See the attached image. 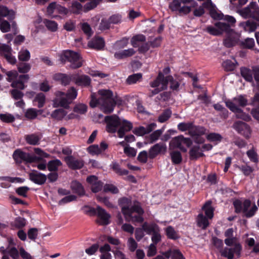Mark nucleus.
<instances>
[{
    "instance_id": "obj_34",
    "label": "nucleus",
    "mask_w": 259,
    "mask_h": 259,
    "mask_svg": "<svg viewBox=\"0 0 259 259\" xmlns=\"http://www.w3.org/2000/svg\"><path fill=\"white\" fill-rule=\"evenodd\" d=\"M255 6V2H251L248 6L241 10V14L244 17H251L253 7Z\"/></svg>"
},
{
    "instance_id": "obj_24",
    "label": "nucleus",
    "mask_w": 259,
    "mask_h": 259,
    "mask_svg": "<svg viewBox=\"0 0 259 259\" xmlns=\"http://www.w3.org/2000/svg\"><path fill=\"white\" fill-rule=\"evenodd\" d=\"M120 125L121 126L117 131L119 138H122L124 136L125 132L131 131L133 128L132 123L126 120L121 121V124Z\"/></svg>"
},
{
    "instance_id": "obj_53",
    "label": "nucleus",
    "mask_w": 259,
    "mask_h": 259,
    "mask_svg": "<svg viewBox=\"0 0 259 259\" xmlns=\"http://www.w3.org/2000/svg\"><path fill=\"white\" fill-rule=\"evenodd\" d=\"M241 45L244 48L252 49L254 45V41L253 38H247L241 42Z\"/></svg>"
},
{
    "instance_id": "obj_56",
    "label": "nucleus",
    "mask_w": 259,
    "mask_h": 259,
    "mask_svg": "<svg viewBox=\"0 0 259 259\" xmlns=\"http://www.w3.org/2000/svg\"><path fill=\"white\" fill-rule=\"evenodd\" d=\"M90 2L87 3L84 5V8L87 10H91L95 7L102 1V0H90Z\"/></svg>"
},
{
    "instance_id": "obj_18",
    "label": "nucleus",
    "mask_w": 259,
    "mask_h": 259,
    "mask_svg": "<svg viewBox=\"0 0 259 259\" xmlns=\"http://www.w3.org/2000/svg\"><path fill=\"white\" fill-rule=\"evenodd\" d=\"M119 205L121 207V212L124 216H126L130 212V208L132 205L131 198L122 197L118 200Z\"/></svg>"
},
{
    "instance_id": "obj_11",
    "label": "nucleus",
    "mask_w": 259,
    "mask_h": 259,
    "mask_svg": "<svg viewBox=\"0 0 259 259\" xmlns=\"http://www.w3.org/2000/svg\"><path fill=\"white\" fill-rule=\"evenodd\" d=\"M211 145H203L201 147L200 146H194L189 151L190 159L192 160H195L198 158L204 156L203 149L207 150L211 149Z\"/></svg>"
},
{
    "instance_id": "obj_58",
    "label": "nucleus",
    "mask_w": 259,
    "mask_h": 259,
    "mask_svg": "<svg viewBox=\"0 0 259 259\" xmlns=\"http://www.w3.org/2000/svg\"><path fill=\"white\" fill-rule=\"evenodd\" d=\"M210 10V15L212 18L215 19H222L224 20L225 16L223 15L218 13L216 11L213 9V5L212 7L208 8Z\"/></svg>"
},
{
    "instance_id": "obj_10",
    "label": "nucleus",
    "mask_w": 259,
    "mask_h": 259,
    "mask_svg": "<svg viewBox=\"0 0 259 259\" xmlns=\"http://www.w3.org/2000/svg\"><path fill=\"white\" fill-rule=\"evenodd\" d=\"M56 98L53 100L55 107L61 106L65 108H68L69 105L72 102L65 95V93L61 91H57L55 93Z\"/></svg>"
},
{
    "instance_id": "obj_46",
    "label": "nucleus",
    "mask_w": 259,
    "mask_h": 259,
    "mask_svg": "<svg viewBox=\"0 0 259 259\" xmlns=\"http://www.w3.org/2000/svg\"><path fill=\"white\" fill-rule=\"evenodd\" d=\"M47 28L52 32H55L58 29V24L54 21L46 19L44 21Z\"/></svg>"
},
{
    "instance_id": "obj_29",
    "label": "nucleus",
    "mask_w": 259,
    "mask_h": 259,
    "mask_svg": "<svg viewBox=\"0 0 259 259\" xmlns=\"http://www.w3.org/2000/svg\"><path fill=\"white\" fill-rule=\"evenodd\" d=\"M136 53V51L133 49L125 50L120 52L116 53L114 56L118 59H122L125 58L132 56Z\"/></svg>"
},
{
    "instance_id": "obj_25",
    "label": "nucleus",
    "mask_w": 259,
    "mask_h": 259,
    "mask_svg": "<svg viewBox=\"0 0 259 259\" xmlns=\"http://www.w3.org/2000/svg\"><path fill=\"white\" fill-rule=\"evenodd\" d=\"M49 156V154L40 148H33V163L45 161L44 158L48 157Z\"/></svg>"
},
{
    "instance_id": "obj_39",
    "label": "nucleus",
    "mask_w": 259,
    "mask_h": 259,
    "mask_svg": "<svg viewBox=\"0 0 259 259\" xmlns=\"http://www.w3.org/2000/svg\"><path fill=\"white\" fill-rule=\"evenodd\" d=\"M146 41V37L143 34H138L134 36L131 40L132 45L135 47L137 48L139 46L138 42H144Z\"/></svg>"
},
{
    "instance_id": "obj_28",
    "label": "nucleus",
    "mask_w": 259,
    "mask_h": 259,
    "mask_svg": "<svg viewBox=\"0 0 259 259\" xmlns=\"http://www.w3.org/2000/svg\"><path fill=\"white\" fill-rule=\"evenodd\" d=\"M182 142V136H178L174 138L169 143V149H175L178 148L184 152H186L187 149L183 147L181 145Z\"/></svg>"
},
{
    "instance_id": "obj_47",
    "label": "nucleus",
    "mask_w": 259,
    "mask_h": 259,
    "mask_svg": "<svg viewBox=\"0 0 259 259\" xmlns=\"http://www.w3.org/2000/svg\"><path fill=\"white\" fill-rule=\"evenodd\" d=\"M142 77L141 73H136L130 75L126 79V83L128 84L135 83L138 80H140Z\"/></svg>"
},
{
    "instance_id": "obj_60",
    "label": "nucleus",
    "mask_w": 259,
    "mask_h": 259,
    "mask_svg": "<svg viewBox=\"0 0 259 259\" xmlns=\"http://www.w3.org/2000/svg\"><path fill=\"white\" fill-rule=\"evenodd\" d=\"M89 152L93 155H98L101 153V150L98 145H93L88 148Z\"/></svg>"
},
{
    "instance_id": "obj_54",
    "label": "nucleus",
    "mask_w": 259,
    "mask_h": 259,
    "mask_svg": "<svg viewBox=\"0 0 259 259\" xmlns=\"http://www.w3.org/2000/svg\"><path fill=\"white\" fill-rule=\"evenodd\" d=\"M207 139L211 142H220L223 137L222 136L217 133H210L207 136Z\"/></svg>"
},
{
    "instance_id": "obj_3",
    "label": "nucleus",
    "mask_w": 259,
    "mask_h": 259,
    "mask_svg": "<svg viewBox=\"0 0 259 259\" xmlns=\"http://www.w3.org/2000/svg\"><path fill=\"white\" fill-rule=\"evenodd\" d=\"M169 82L170 83V89L172 90H178L180 86L179 82L175 80L171 75H167L164 77L163 73L160 71L156 79L150 83V85L152 88H157L161 84V89L166 90Z\"/></svg>"
},
{
    "instance_id": "obj_45",
    "label": "nucleus",
    "mask_w": 259,
    "mask_h": 259,
    "mask_svg": "<svg viewBox=\"0 0 259 259\" xmlns=\"http://www.w3.org/2000/svg\"><path fill=\"white\" fill-rule=\"evenodd\" d=\"M47 179L46 176L42 174H36L33 172V182L39 185L45 183Z\"/></svg>"
},
{
    "instance_id": "obj_43",
    "label": "nucleus",
    "mask_w": 259,
    "mask_h": 259,
    "mask_svg": "<svg viewBox=\"0 0 259 259\" xmlns=\"http://www.w3.org/2000/svg\"><path fill=\"white\" fill-rule=\"evenodd\" d=\"M28 79V76L27 75H22L20 76V80L19 81H13L12 83V87L13 88H18L19 89H23L24 88V85L22 82L23 79L27 80Z\"/></svg>"
},
{
    "instance_id": "obj_4",
    "label": "nucleus",
    "mask_w": 259,
    "mask_h": 259,
    "mask_svg": "<svg viewBox=\"0 0 259 259\" xmlns=\"http://www.w3.org/2000/svg\"><path fill=\"white\" fill-rule=\"evenodd\" d=\"M211 201H207L202 207V210L205 212L207 218L202 213H199L197 216V225L202 229H205L208 226V219H211L213 217L214 208L211 206Z\"/></svg>"
},
{
    "instance_id": "obj_59",
    "label": "nucleus",
    "mask_w": 259,
    "mask_h": 259,
    "mask_svg": "<svg viewBox=\"0 0 259 259\" xmlns=\"http://www.w3.org/2000/svg\"><path fill=\"white\" fill-rule=\"evenodd\" d=\"M223 66L226 71H232L235 68V64L230 60H227L223 63Z\"/></svg>"
},
{
    "instance_id": "obj_51",
    "label": "nucleus",
    "mask_w": 259,
    "mask_h": 259,
    "mask_svg": "<svg viewBox=\"0 0 259 259\" xmlns=\"http://www.w3.org/2000/svg\"><path fill=\"white\" fill-rule=\"evenodd\" d=\"M112 168L116 173L120 176L127 175L128 174L127 170L121 169L118 164L116 162L112 164Z\"/></svg>"
},
{
    "instance_id": "obj_5",
    "label": "nucleus",
    "mask_w": 259,
    "mask_h": 259,
    "mask_svg": "<svg viewBox=\"0 0 259 259\" xmlns=\"http://www.w3.org/2000/svg\"><path fill=\"white\" fill-rule=\"evenodd\" d=\"M233 205L235 212H243L246 218L252 217L257 209V206L254 204L249 210H248L251 205V201L249 199H245L243 202L239 199H236L233 202Z\"/></svg>"
},
{
    "instance_id": "obj_44",
    "label": "nucleus",
    "mask_w": 259,
    "mask_h": 259,
    "mask_svg": "<svg viewBox=\"0 0 259 259\" xmlns=\"http://www.w3.org/2000/svg\"><path fill=\"white\" fill-rule=\"evenodd\" d=\"M88 106L87 105L82 103H79L76 104L74 108L73 111L74 112L80 114H84L87 111Z\"/></svg>"
},
{
    "instance_id": "obj_22",
    "label": "nucleus",
    "mask_w": 259,
    "mask_h": 259,
    "mask_svg": "<svg viewBox=\"0 0 259 259\" xmlns=\"http://www.w3.org/2000/svg\"><path fill=\"white\" fill-rule=\"evenodd\" d=\"M73 77L74 74L68 75L66 74L57 73L54 75V79L56 80L61 81V83L64 85L69 84L71 81H73Z\"/></svg>"
},
{
    "instance_id": "obj_20",
    "label": "nucleus",
    "mask_w": 259,
    "mask_h": 259,
    "mask_svg": "<svg viewBox=\"0 0 259 259\" xmlns=\"http://www.w3.org/2000/svg\"><path fill=\"white\" fill-rule=\"evenodd\" d=\"M73 82L78 85H83L84 87L90 86L91 79L89 76L86 75L75 74L73 77Z\"/></svg>"
},
{
    "instance_id": "obj_14",
    "label": "nucleus",
    "mask_w": 259,
    "mask_h": 259,
    "mask_svg": "<svg viewBox=\"0 0 259 259\" xmlns=\"http://www.w3.org/2000/svg\"><path fill=\"white\" fill-rule=\"evenodd\" d=\"M68 166L72 169L81 168L84 165V162L82 160L77 159L72 156H68L64 158Z\"/></svg>"
},
{
    "instance_id": "obj_55",
    "label": "nucleus",
    "mask_w": 259,
    "mask_h": 259,
    "mask_svg": "<svg viewBox=\"0 0 259 259\" xmlns=\"http://www.w3.org/2000/svg\"><path fill=\"white\" fill-rule=\"evenodd\" d=\"M104 191L110 192L113 194H117L119 192L118 188L112 184H106L104 186Z\"/></svg>"
},
{
    "instance_id": "obj_13",
    "label": "nucleus",
    "mask_w": 259,
    "mask_h": 259,
    "mask_svg": "<svg viewBox=\"0 0 259 259\" xmlns=\"http://www.w3.org/2000/svg\"><path fill=\"white\" fill-rule=\"evenodd\" d=\"M225 243L229 246L234 245V247L233 248H232L233 249V255L236 254L238 258L240 257L242 246L236 237L227 238L225 240Z\"/></svg>"
},
{
    "instance_id": "obj_50",
    "label": "nucleus",
    "mask_w": 259,
    "mask_h": 259,
    "mask_svg": "<svg viewBox=\"0 0 259 259\" xmlns=\"http://www.w3.org/2000/svg\"><path fill=\"white\" fill-rule=\"evenodd\" d=\"M77 95V90L75 89L74 87H71L67 92L66 94H65V95L67 98H69V100H73L76 98Z\"/></svg>"
},
{
    "instance_id": "obj_49",
    "label": "nucleus",
    "mask_w": 259,
    "mask_h": 259,
    "mask_svg": "<svg viewBox=\"0 0 259 259\" xmlns=\"http://www.w3.org/2000/svg\"><path fill=\"white\" fill-rule=\"evenodd\" d=\"M80 28L82 31L88 36H91L93 34V31L90 25L87 22L80 24Z\"/></svg>"
},
{
    "instance_id": "obj_36",
    "label": "nucleus",
    "mask_w": 259,
    "mask_h": 259,
    "mask_svg": "<svg viewBox=\"0 0 259 259\" xmlns=\"http://www.w3.org/2000/svg\"><path fill=\"white\" fill-rule=\"evenodd\" d=\"M125 220L127 222H132V223H142L144 221V219L143 217L141 216V215H133V213L130 214L128 213L126 216H124Z\"/></svg>"
},
{
    "instance_id": "obj_6",
    "label": "nucleus",
    "mask_w": 259,
    "mask_h": 259,
    "mask_svg": "<svg viewBox=\"0 0 259 259\" xmlns=\"http://www.w3.org/2000/svg\"><path fill=\"white\" fill-rule=\"evenodd\" d=\"M67 61L70 62V67L75 69L82 65L83 60L80 55L76 52L72 51H66L60 57V61L65 63Z\"/></svg>"
},
{
    "instance_id": "obj_9",
    "label": "nucleus",
    "mask_w": 259,
    "mask_h": 259,
    "mask_svg": "<svg viewBox=\"0 0 259 259\" xmlns=\"http://www.w3.org/2000/svg\"><path fill=\"white\" fill-rule=\"evenodd\" d=\"M105 120L107 123V131L109 133H115L117 127L121 124V120L116 115L107 116Z\"/></svg>"
},
{
    "instance_id": "obj_48",
    "label": "nucleus",
    "mask_w": 259,
    "mask_h": 259,
    "mask_svg": "<svg viewBox=\"0 0 259 259\" xmlns=\"http://www.w3.org/2000/svg\"><path fill=\"white\" fill-rule=\"evenodd\" d=\"M166 232L167 237L171 239L176 240L179 238L177 232L171 226H169L166 229Z\"/></svg>"
},
{
    "instance_id": "obj_64",
    "label": "nucleus",
    "mask_w": 259,
    "mask_h": 259,
    "mask_svg": "<svg viewBox=\"0 0 259 259\" xmlns=\"http://www.w3.org/2000/svg\"><path fill=\"white\" fill-rule=\"evenodd\" d=\"M127 244L130 250L132 252L135 251V250L137 249L138 247L137 243L136 242L135 239L132 237H130L128 239Z\"/></svg>"
},
{
    "instance_id": "obj_63",
    "label": "nucleus",
    "mask_w": 259,
    "mask_h": 259,
    "mask_svg": "<svg viewBox=\"0 0 259 259\" xmlns=\"http://www.w3.org/2000/svg\"><path fill=\"white\" fill-rule=\"evenodd\" d=\"M163 131L162 130H158L154 131L150 135V140L151 143H153L158 139L159 137L162 135Z\"/></svg>"
},
{
    "instance_id": "obj_62",
    "label": "nucleus",
    "mask_w": 259,
    "mask_h": 259,
    "mask_svg": "<svg viewBox=\"0 0 259 259\" xmlns=\"http://www.w3.org/2000/svg\"><path fill=\"white\" fill-rule=\"evenodd\" d=\"M244 28L247 31H253L256 28V24L254 22L248 20L245 22Z\"/></svg>"
},
{
    "instance_id": "obj_30",
    "label": "nucleus",
    "mask_w": 259,
    "mask_h": 259,
    "mask_svg": "<svg viewBox=\"0 0 259 259\" xmlns=\"http://www.w3.org/2000/svg\"><path fill=\"white\" fill-rule=\"evenodd\" d=\"M34 105L40 108L44 106L46 103V96L42 93L37 94L33 99Z\"/></svg>"
},
{
    "instance_id": "obj_42",
    "label": "nucleus",
    "mask_w": 259,
    "mask_h": 259,
    "mask_svg": "<svg viewBox=\"0 0 259 259\" xmlns=\"http://www.w3.org/2000/svg\"><path fill=\"white\" fill-rule=\"evenodd\" d=\"M30 58V53L26 49H22L18 54V59L20 61H27Z\"/></svg>"
},
{
    "instance_id": "obj_16",
    "label": "nucleus",
    "mask_w": 259,
    "mask_h": 259,
    "mask_svg": "<svg viewBox=\"0 0 259 259\" xmlns=\"http://www.w3.org/2000/svg\"><path fill=\"white\" fill-rule=\"evenodd\" d=\"M97 211L98 217L100 220L97 221V222L100 225L105 226L109 224V219L110 218V215L108 213L105 209L102 208L101 207L98 206L97 207Z\"/></svg>"
},
{
    "instance_id": "obj_52",
    "label": "nucleus",
    "mask_w": 259,
    "mask_h": 259,
    "mask_svg": "<svg viewBox=\"0 0 259 259\" xmlns=\"http://www.w3.org/2000/svg\"><path fill=\"white\" fill-rule=\"evenodd\" d=\"M31 69L30 64L25 63H20L18 65V69L19 72L25 73L28 72Z\"/></svg>"
},
{
    "instance_id": "obj_17",
    "label": "nucleus",
    "mask_w": 259,
    "mask_h": 259,
    "mask_svg": "<svg viewBox=\"0 0 259 259\" xmlns=\"http://www.w3.org/2000/svg\"><path fill=\"white\" fill-rule=\"evenodd\" d=\"M226 105L232 111L236 113V118L243 120L249 118L248 115L243 113L242 110L235 105V103L228 101L226 102Z\"/></svg>"
},
{
    "instance_id": "obj_38",
    "label": "nucleus",
    "mask_w": 259,
    "mask_h": 259,
    "mask_svg": "<svg viewBox=\"0 0 259 259\" xmlns=\"http://www.w3.org/2000/svg\"><path fill=\"white\" fill-rule=\"evenodd\" d=\"M67 114V112L63 109L55 110L51 114L52 117L56 120H62Z\"/></svg>"
},
{
    "instance_id": "obj_21",
    "label": "nucleus",
    "mask_w": 259,
    "mask_h": 259,
    "mask_svg": "<svg viewBox=\"0 0 259 259\" xmlns=\"http://www.w3.org/2000/svg\"><path fill=\"white\" fill-rule=\"evenodd\" d=\"M156 124L154 123H152L148 124L146 127L144 126H139L135 128L133 131V133L139 136H142L144 135L147 134L151 132L156 127Z\"/></svg>"
},
{
    "instance_id": "obj_12",
    "label": "nucleus",
    "mask_w": 259,
    "mask_h": 259,
    "mask_svg": "<svg viewBox=\"0 0 259 259\" xmlns=\"http://www.w3.org/2000/svg\"><path fill=\"white\" fill-rule=\"evenodd\" d=\"M183 0H174L169 5V8L172 11H178L180 14H187L191 11V7L182 6Z\"/></svg>"
},
{
    "instance_id": "obj_32",
    "label": "nucleus",
    "mask_w": 259,
    "mask_h": 259,
    "mask_svg": "<svg viewBox=\"0 0 259 259\" xmlns=\"http://www.w3.org/2000/svg\"><path fill=\"white\" fill-rule=\"evenodd\" d=\"M218 23H227L226 22H219L215 24V27L212 26H208L206 30L210 34L214 35H219L225 32V30L221 29L218 25Z\"/></svg>"
},
{
    "instance_id": "obj_15",
    "label": "nucleus",
    "mask_w": 259,
    "mask_h": 259,
    "mask_svg": "<svg viewBox=\"0 0 259 259\" xmlns=\"http://www.w3.org/2000/svg\"><path fill=\"white\" fill-rule=\"evenodd\" d=\"M166 151V146L163 143H158L152 146L149 151V157L151 159L155 158L159 154H164Z\"/></svg>"
},
{
    "instance_id": "obj_41",
    "label": "nucleus",
    "mask_w": 259,
    "mask_h": 259,
    "mask_svg": "<svg viewBox=\"0 0 259 259\" xmlns=\"http://www.w3.org/2000/svg\"><path fill=\"white\" fill-rule=\"evenodd\" d=\"M62 165L61 162L58 160H53L50 161L48 163V168L50 171H54L56 172L58 170L59 166Z\"/></svg>"
},
{
    "instance_id": "obj_33",
    "label": "nucleus",
    "mask_w": 259,
    "mask_h": 259,
    "mask_svg": "<svg viewBox=\"0 0 259 259\" xmlns=\"http://www.w3.org/2000/svg\"><path fill=\"white\" fill-rule=\"evenodd\" d=\"M144 231L148 234L153 233L159 228L157 225L155 223L148 224L147 222L144 223L142 225Z\"/></svg>"
},
{
    "instance_id": "obj_23",
    "label": "nucleus",
    "mask_w": 259,
    "mask_h": 259,
    "mask_svg": "<svg viewBox=\"0 0 259 259\" xmlns=\"http://www.w3.org/2000/svg\"><path fill=\"white\" fill-rule=\"evenodd\" d=\"M233 127L243 135H248L250 132V127L245 122L238 121L233 124Z\"/></svg>"
},
{
    "instance_id": "obj_35",
    "label": "nucleus",
    "mask_w": 259,
    "mask_h": 259,
    "mask_svg": "<svg viewBox=\"0 0 259 259\" xmlns=\"http://www.w3.org/2000/svg\"><path fill=\"white\" fill-rule=\"evenodd\" d=\"M205 130L201 126H195L192 124L191 129H190V135L192 136H200L204 134Z\"/></svg>"
},
{
    "instance_id": "obj_8",
    "label": "nucleus",
    "mask_w": 259,
    "mask_h": 259,
    "mask_svg": "<svg viewBox=\"0 0 259 259\" xmlns=\"http://www.w3.org/2000/svg\"><path fill=\"white\" fill-rule=\"evenodd\" d=\"M212 240L213 245L219 250L222 256L227 257L228 259L233 258V252L232 248L226 247L223 249V242L222 240L217 237H213Z\"/></svg>"
},
{
    "instance_id": "obj_40",
    "label": "nucleus",
    "mask_w": 259,
    "mask_h": 259,
    "mask_svg": "<svg viewBox=\"0 0 259 259\" xmlns=\"http://www.w3.org/2000/svg\"><path fill=\"white\" fill-rule=\"evenodd\" d=\"M171 115V111L169 109H165L159 116L158 121L159 122L163 123L167 121L170 117Z\"/></svg>"
},
{
    "instance_id": "obj_61",
    "label": "nucleus",
    "mask_w": 259,
    "mask_h": 259,
    "mask_svg": "<svg viewBox=\"0 0 259 259\" xmlns=\"http://www.w3.org/2000/svg\"><path fill=\"white\" fill-rule=\"evenodd\" d=\"M57 4L56 2L50 3L47 8V13L49 16H52L53 14L56 12Z\"/></svg>"
},
{
    "instance_id": "obj_31",
    "label": "nucleus",
    "mask_w": 259,
    "mask_h": 259,
    "mask_svg": "<svg viewBox=\"0 0 259 259\" xmlns=\"http://www.w3.org/2000/svg\"><path fill=\"white\" fill-rule=\"evenodd\" d=\"M240 72L242 76L247 81H253V70L246 67L240 68Z\"/></svg>"
},
{
    "instance_id": "obj_27",
    "label": "nucleus",
    "mask_w": 259,
    "mask_h": 259,
    "mask_svg": "<svg viewBox=\"0 0 259 259\" xmlns=\"http://www.w3.org/2000/svg\"><path fill=\"white\" fill-rule=\"evenodd\" d=\"M71 188L74 193L77 194L80 196L85 194L83 186L77 181H75L71 183Z\"/></svg>"
},
{
    "instance_id": "obj_57",
    "label": "nucleus",
    "mask_w": 259,
    "mask_h": 259,
    "mask_svg": "<svg viewBox=\"0 0 259 259\" xmlns=\"http://www.w3.org/2000/svg\"><path fill=\"white\" fill-rule=\"evenodd\" d=\"M110 23L108 20L103 19L100 22L98 29L101 31H103L109 29Z\"/></svg>"
},
{
    "instance_id": "obj_37",
    "label": "nucleus",
    "mask_w": 259,
    "mask_h": 259,
    "mask_svg": "<svg viewBox=\"0 0 259 259\" xmlns=\"http://www.w3.org/2000/svg\"><path fill=\"white\" fill-rule=\"evenodd\" d=\"M170 156L172 163L175 164H179L182 161L181 154L179 151H174L171 152Z\"/></svg>"
},
{
    "instance_id": "obj_26",
    "label": "nucleus",
    "mask_w": 259,
    "mask_h": 259,
    "mask_svg": "<svg viewBox=\"0 0 259 259\" xmlns=\"http://www.w3.org/2000/svg\"><path fill=\"white\" fill-rule=\"evenodd\" d=\"M105 42L103 38L96 37L88 43V46L90 48L101 50L104 48Z\"/></svg>"
},
{
    "instance_id": "obj_7",
    "label": "nucleus",
    "mask_w": 259,
    "mask_h": 259,
    "mask_svg": "<svg viewBox=\"0 0 259 259\" xmlns=\"http://www.w3.org/2000/svg\"><path fill=\"white\" fill-rule=\"evenodd\" d=\"M13 157L17 163L24 162L26 164H31L32 162L31 147H26L23 150H16L13 153Z\"/></svg>"
},
{
    "instance_id": "obj_2",
    "label": "nucleus",
    "mask_w": 259,
    "mask_h": 259,
    "mask_svg": "<svg viewBox=\"0 0 259 259\" xmlns=\"http://www.w3.org/2000/svg\"><path fill=\"white\" fill-rule=\"evenodd\" d=\"M224 20L228 23H218L219 27L225 30L226 37L224 40L223 44L227 48L235 46L239 41L240 34L235 32L231 27L235 23L236 20L234 17L230 16H225Z\"/></svg>"
},
{
    "instance_id": "obj_19",
    "label": "nucleus",
    "mask_w": 259,
    "mask_h": 259,
    "mask_svg": "<svg viewBox=\"0 0 259 259\" xmlns=\"http://www.w3.org/2000/svg\"><path fill=\"white\" fill-rule=\"evenodd\" d=\"M87 181L91 185V190L93 192L97 193L101 191L103 187V183L98 181L95 176H91L87 179Z\"/></svg>"
},
{
    "instance_id": "obj_1",
    "label": "nucleus",
    "mask_w": 259,
    "mask_h": 259,
    "mask_svg": "<svg viewBox=\"0 0 259 259\" xmlns=\"http://www.w3.org/2000/svg\"><path fill=\"white\" fill-rule=\"evenodd\" d=\"M98 94L99 96L98 99L94 95H92L90 106L94 108L99 105L101 106V110L106 114L112 112L115 105H120L121 103V99L116 96L114 97L113 92L109 90H99Z\"/></svg>"
}]
</instances>
